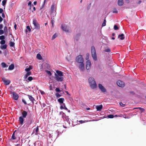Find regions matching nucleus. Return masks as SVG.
I'll return each instance as SVG.
<instances>
[{"instance_id":"nucleus-1","label":"nucleus","mask_w":146,"mask_h":146,"mask_svg":"<svg viewBox=\"0 0 146 146\" xmlns=\"http://www.w3.org/2000/svg\"><path fill=\"white\" fill-rule=\"evenodd\" d=\"M88 82L90 87L92 89H96L97 88L96 83L93 77H90L89 78Z\"/></svg>"},{"instance_id":"nucleus-2","label":"nucleus","mask_w":146,"mask_h":146,"mask_svg":"<svg viewBox=\"0 0 146 146\" xmlns=\"http://www.w3.org/2000/svg\"><path fill=\"white\" fill-rule=\"evenodd\" d=\"M91 52L92 56L94 60H97V55L95 48L94 46H92L91 48Z\"/></svg>"},{"instance_id":"nucleus-3","label":"nucleus","mask_w":146,"mask_h":146,"mask_svg":"<svg viewBox=\"0 0 146 146\" xmlns=\"http://www.w3.org/2000/svg\"><path fill=\"white\" fill-rule=\"evenodd\" d=\"M33 24L34 27V29L37 31H39L40 28V25L36 19H33Z\"/></svg>"},{"instance_id":"nucleus-4","label":"nucleus","mask_w":146,"mask_h":146,"mask_svg":"<svg viewBox=\"0 0 146 146\" xmlns=\"http://www.w3.org/2000/svg\"><path fill=\"white\" fill-rule=\"evenodd\" d=\"M76 61L78 63H83L84 62V58L82 55H80L76 58Z\"/></svg>"},{"instance_id":"nucleus-5","label":"nucleus","mask_w":146,"mask_h":146,"mask_svg":"<svg viewBox=\"0 0 146 146\" xmlns=\"http://www.w3.org/2000/svg\"><path fill=\"white\" fill-rule=\"evenodd\" d=\"M55 77L54 78L58 82H62L63 80V78L62 76H60L56 73H55Z\"/></svg>"},{"instance_id":"nucleus-6","label":"nucleus","mask_w":146,"mask_h":146,"mask_svg":"<svg viewBox=\"0 0 146 146\" xmlns=\"http://www.w3.org/2000/svg\"><path fill=\"white\" fill-rule=\"evenodd\" d=\"M98 87L101 91L103 93H104L106 91V89L100 84H98Z\"/></svg>"},{"instance_id":"nucleus-7","label":"nucleus","mask_w":146,"mask_h":146,"mask_svg":"<svg viewBox=\"0 0 146 146\" xmlns=\"http://www.w3.org/2000/svg\"><path fill=\"white\" fill-rule=\"evenodd\" d=\"M10 93L11 94H12L13 97L15 100H17L18 99L19 97V96L16 92H11Z\"/></svg>"},{"instance_id":"nucleus-8","label":"nucleus","mask_w":146,"mask_h":146,"mask_svg":"<svg viewBox=\"0 0 146 146\" xmlns=\"http://www.w3.org/2000/svg\"><path fill=\"white\" fill-rule=\"evenodd\" d=\"M61 28L63 30L66 32H69L68 27L65 25H61Z\"/></svg>"},{"instance_id":"nucleus-9","label":"nucleus","mask_w":146,"mask_h":146,"mask_svg":"<svg viewBox=\"0 0 146 146\" xmlns=\"http://www.w3.org/2000/svg\"><path fill=\"white\" fill-rule=\"evenodd\" d=\"M117 85L119 87H123L124 86L125 84L124 82L120 80L117 81Z\"/></svg>"},{"instance_id":"nucleus-10","label":"nucleus","mask_w":146,"mask_h":146,"mask_svg":"<svg viewBox=\"0 0 146 146\" xmlns=\"http://www.w3.org/2000/svg\"><path fill=\"white\" fill-rule=\"evenodd\" d=\"M91 66V62L90 60H88L86 61V68L87 70H89Z\"/></svg>"},{"instance_id":"nucleus-11","label":"nucleus","mask_w":146,"mask_h":146,"mask_svg":"<svg viewBox=\"0 0 146 146\" xmlns=\"http://www.w3.org/2000/svg\"><path fill=\"white\" fill-rule=\"evenodd\" d=\"M2 80L4 83L5 85H9L10 83V81L9 80H7L5 78L3 77L2 78Z\"/></svg>"},{"instance_id":"nucleus-12","label":"nucleus","mask_w":146,"mask_h":146,"mask_svg":"<svg viewBox=\"0 0 146 146\" xmlns=\"http://www.w3.org/2000/svg\"><path fill=\"white\" fill-rule=\"evenodd\" d=\"M57 134V136L56 137V138L58 137V135H59V133H58L57 132L56 133L54 132L52 133L51 134H50L48 136L50 138H53L55 136V135Z\"/></svg>"},{"instance_id":"nucleus-13","label":"nucleus","mask_w":146,"mask_h":146,"mask_svg":"<svg viewBox=\"0 0 146 146\" xmlns=\"http://www.w3.org/2000/svg\"><path fill=\"white\" fill-rule=\"evenodd\" d=\"M80 65L79 66V68L80 70L83 71L84 69V62L83 63H79Z\"/></svg>"},{"instance_id":"nucleus-14","label":"nucleus","mask_w":146,"mask_h":146,"mask_svg":"<svg viewBox=\"0 0 146 146\" xmlns=\"http://www.w3.org/2000/svg\"><path fill=\"white\" fill-rule=\"evenodd\" d=\"M62 117L64 120H66L67 121H68L69 120L68 117L66 116V115L64 113H62Z\"/></svg>"},{"instance_id":"nucleus-15","label":"nucleus","mask_w":146,"mask_h":146,"mask_svg":"<svg viewBox=\"0 0 146 146\" xmlns=\"http://www.w3.org/2000/svg\"><path fill=\"white\" fill-rule=\"evenodd\" d=\"M24 117L22 116H20L19 118V121L21 125H22L24 123Z\"/></svg>"},{"instance_id":"nucleus-16","label":"nucleus","mask_w":146,"mask_h":146,"mask_svg":"<svg viewBox=\"0 0 146 146\" xmlns=\"http://www.w3.org/2000/svg\"><path fill=\"white\" fill-rule=\"evenodd\" d=\"M103 108V106L102 105H100L96 106V108L97 109V110L98 111H101Z\"/></svg>"},{"instance_id":"nucleus-17","label":"nucleus","mask_w":146,"mask_h":146,"mask_svg":"<svg viewBox=\"0 0 146 146\" xmlns=\"http://www.w3.org/2000/svg\"><path fill=\"white\" fill-rule=\"evenodd\" d=\"M124 4L123 0H118L117 2L118 5L120 6H122Z\"/></svg>"},{"instance_id":"nucleus-18","label":"nucleus","mask_w":146,"mask_h":146,"mask_svg":"<svg viewBox=\"0 0 146 146\" xmlns=\"http://www.w3.org/2000/svg\"><path fill=\"white\" fill-rule=\"evenodd\" d=\"M27 96L29 100L31 101L33 103H34V101L35 100V99L34 98L31 96L29 95H28Z\"/></svg>"},{"instance_id":"nucleus-19","label":"nucleus","mask_w":146,"mask_h":146,"mask_svg":"<svg viewBox=\"0 0 146 146\" xmlns=\"http://www.w3.org/2000/svg\"><path fill=\"white\" fill-rule=\"evenodd\" d=\"M22 117L24 118H25L27 114V112L25 111H23L22 113Z\"/></svg>"},{"instance_id":"nucleus-20","label":"nucleus","mask_w":146,"mask_h":146,"mask_svg":"<svg viewBox=\"0 0 146 146\" xmlns=\"http://www.w3.org/2000/svg\"><path fill=\"white\" fill-rule=\"evenodd\" d=\"M16 131H15L11 137L10 139V140L11 141H12V140H15L16 139V137L15 135V132Z\"/></svg>"},{"instance_id":"nucleus-21","label":"nucleus","mask_w":146,"mask_h":146,"mask_svg":"<svg viewBox=\"0 0 146 146\" xmlns=\"http://www.w3.org/2000/svg\"><path fill=\"white\" fill-rule=\"evenodd\" d=\"M33 123V120L32 119H30L27 121V125L29 126Z\"/></svg>"},{"instance_id":"nucleus-22","label":"nucleus","mask_w":146,"mask_h":146,"mask_svg":"<svg viewBox=\"0 0 146 146\" xmlns=\"http://www.w3.org/2000/svg\"><path fill=\"white\" fill-rule=\"evenodd\" d=\"M56 73H57L56 74H57V75L60 76H63L62 72L60 71L57 70L56 71Z\"/></svg>"},{"instance_id":"nucleus-23","label":"nucleus","mask_w":146,"mask_h":146,"mask_svg":"<svg viewBox=\"0 0 146 146\" xmlns=\"http://www.w3.org/2000/svg\"><path fill=\"white\" fill-rule=\"evenodd\" d=\"M14 68V65L13 64H11L9 66L8 70H12Z\"/></svg>"},{"instance_id":"nucleus-24","label":"nucleus","mask_w":146,"mask_h":146,"mask_svg":"<svg viewBox=\"0 0 146 146\" xmlns=\"http://www.w3.org/2000/svg\"><path fill=\"white\" fill-rule=\"evenodd\" d=\"M55 11V5L53 4L51 6V12L53 13Z\"/></svg>"},{"instance_id":"nucleus-25","label":"nucleus","mask_w":146,"mask_h":146,"mask_svg":"<svg viewBox=\"0 0 146 146\" xmlns=\"http://www.w3.org/2000/svg\"><path fill=\"white\" fill-rule=\"evenodd\" d=\"M64 101V99L63 98H60L58 99V102L60 104H63Z\"/></svg>"},{"instance_id":"nucleus-26","label":"nucleus","mask_w":146,"mask_h":146,"mask_svg":"<svg viewBox=\"0 0 146 146\" xmlns=\"http://www.w3.org/2000/svg\"><path fill=\"white\" fill-rule=\"evenodd\" d=\"M31 74V72H28L24 76V78L26 79Z\"/></svg>"},{"instance_id":"nucleus-27","label":"nucleus","mask_w":146,"mask_h":146,"mask_svg":"<svg viewBox=\"0 0 146 146\" xmlns=\"http://www.w3.org/2000/svg\"><path fill=\"white\" fill-rule=\"evenodd\" d=\"M124 35L123 34H121V35H118V37L120 38V40H123L124 39Z\"/></svg>"},{"instance_id":"nucleus-28","label":"nucleus","mask_w":146,"mask_h":146,"mask_svg":"<svg viewBox=\"0 0 146 146\" xmlns=\"http://www.w3.org/2000/svg\"><path fill=\"white\" fill-rule=\"evenodd\" d=\"M38 129H39L38 126H37L36 127V128L35 129H34L33 130V132H34L35 131V135H37L38 134Z\"/></svg>"},{"instance_id":"nucleus-29","label":"nucleus","mask_w":146,"mask_h":146,"mask_svg":"<svg viewBox=\"0 0 146 146\" xmlns=\"http://www.w3.org/2000/svg\"><path fill=\"white\" fill-rule=\"evenodd\" d=\"M7 48V45L6 44H4L3 45H1L0 46V48L2 49H6Z\"/></svg>"},{"instance_id":"nucleus-30","label":"nucleus","mask_w":146,"mask_h":146,"mask_svg":"<svg viewBox=\"0 0 146 146\" xmlns=\"http://www.w3.org/2000/svg\"><path fill=\"white\" fill-rule=\"evenodd\" d=\"M27 29L25 30V32L27 33V31H28L29 32H31V29L30 27L29 26H27Z\"/></svg>"},{"instance_id":"nucleus-31","label":"nucleus","mask_w":146,"mask_h":146,"mask_svg":"<svg viewBox=\"0 0 146 146\" xmlns=\"http://www.w3.org/2000/svg\"><path fill=\"white\" fill-rule=\"evenodd\" d=\"M1 65L3 68H4L8 66L4 62H2L1 63Z\"/></svg>"},{"instance_id":"nucleus-32","label":"nucleus","mask_w":146,"mask_h":146,"mask_svg":"<svg viewBox=\"0 0 146 146\" xmlns=\"http://www.w3.org/2000/svg\"><path fill=\"white\" fill-rule=\"evenodd\" d=\"M37 58L39 60H41L42 59V57L39 54H38L36 56Z\"/></svg>"},{"instance_id":"nucleus-33","label":"nucleus","mask_w":146,"mask_h":146,"mask_svg":"<svg viewBox=\"0 0 146 146\" xmlns=\"http://www.w3.org/2000/svg\"><path fill=\"white\" fill-rule=\"evenodd\" d=\"M10 46L11 47H13L14 46L15 43L12 41H10L9 42Z\"/></svg>"},{"instance_id":"nucleus-34","label":"nucleus","mask_w":146,"mask_h":146,"mask_svg":"<svg viewBox=\"0 0 146 146\" xmlns=\"http://www.w3.org/2000/svg\"><path fill=\"white\" fill-rule=\"evenodd\" d=\"M33 80V78L32 76H29L28 77L27 80H26V81L27 82H29V81H31Z\"/></svg>"},{"instance_id":"nucleus-35","label":"nucleus","mask_w":146,"mask_h":146,"mask_svg":"<svg viewBox=\"0 0 146 146\" xmlns=\"http://www.w3.org/2000/svg\"><path fill=\"white\" fill-rule=\"evenodd\" d=\"M139 109L141 111V113L145 111V110L143 108H141V107L137 108H134V109Z\"/></svg>"},{"instance_id":"nucleus-36","label":"nucleus","mask_w":146,"mask_h":146,"mask_svg":"<svg viewBox=\"0 0 146 146\" xmlns=\"http://www.w3.org/2000/svg\"><path fill=\"white\" fill-rule=\"evenodd\" d=\"M57 36V35L56 33H55L52 36V40H54V39Z\"/></svg>"},{"instance_id":"nucleus-37","label":"nucleus","mask_w":146,"mask_h":146,"mask_svg":"<svg viewBox=\"0 0 146 146\" xmlns=\"http://www.w3.org/2000/svg\"><path fill=\"white\" fill-rule=\"evenodd\" d=\"M4 31L5 33H7L8 30H7V27L6 26H5L4 27Z\"/></svg>"},{"instance_id":"nucleus-38","label":"nucleus","mask_w":146,"mask_h":146,"mask_svg":"<svg viewBox=\"0 0 146 146\" xmlns=\"http://www.w3.org/2000/svg\"><path fill=\"white\" fill-rule=\"evenodd\" d=\"M5 40H1L0 42V43L1 45H3L5 44Z\"/></svg>"},{"instance_id":"nucleus-39","label":"nucleus","mask_w":146,"mask_h":146,"mask_svg":"<svg viewBox=\"0 0 146 146\" xmlns=\"http://www.w3.org/2000/svg\"><path fill=\"white\" fill-rule=\"evenodd\" d=\"M55 96L57 98H59L62 96L61 95H60L58 93H57L55 94Z\"/></svg>"},{"instance_id":"nucleus-40","label":"nucleus","mask_w":146,"mask_h":146,"mask_svg":"<svg viewBox=\"0 0 146 146\" xmlns=\"http://www.w3.org/2000/svg\"><path fill=\"white\" fill-rule=\"evenodd\" d=\"M5 36L4 35H2L0 36V40H4L5 39Z\"/></svg>"},{"instance_id":"nucleus-41","label":"nucleus","mask_w":146,"mask_h":146,"mask_svg":"<svg viewBox=\"0 0 146 146\" xmlns=\"http://www.w3.org/2000/svg\"><path fill=\"white\" fill-rule=\"evenodd\" d=\"M46 72L47 73L48 75L49 76H51L52 75V73L51 72L48 70H46Z\"/></svg>"},{"instance_id":"nucleus-42","label":"nucleus","mask_w":146,"mask_h":146,"mask_svg":"<svg viewBox=\"0 0 146 146\" xmlns=\"http://www.w3.org/2000/svg\"><path fill=\"white\" fill-rule=\"evenodd\" d=\"M6 1L5 0H3L2 2V5L3 6H4L6 3Z\"/></svg>"},{"instance_id":"nucleus-43","label":"nucleus","mask_w":146,"mask_h":146,"mask_svg":"<svg viewBox=\"0 0 146 146\" xmlns=\"http://www.w3.org/2000/svg\"><path fill=\"white\" fill-rule=\"evenodd\" d=\"M110 51L111 50L109 48H106L105 50V51L106 52H110Z\"/></svg>"},{"instance_id":"nucleus-44","label":"nucleus","mask_w":146,"mask_h":146,"mask_svg":"<svg viewBox=\"0 0 146 146\" xmlns=\"http://www.w3.org/2000/svg\"><path fill=\"white\" fill-rule=\"evenodd\" d=\"M55 91L57 92H60L61 90L59 88H56L55 89Z\"/></svg>"},{"instance_id":"nucleus-45","label":"nucleus","mask_w":146,"mask_h":146,"mask_svg":"<svg viewBox=\"0 0 146 146\" xmlns=\"http://www.w3.org/2000/svg\"><path fill=\"white\" fill-rule=\"evenodd\" d=\"M108 117L109 118H113L114 117V116H113V115H110H110H108Z\"/></svg>"},{"instance_id":"nucleus-46","label":"nucleus","mask_w":146,"mask_h":146,"mask_svg":"<svg viewBox=\"0 0 146 146\" xmlns=\"http://www.w3.org/2000/svg\"><path fill=\"white\" fill-rule=\"evenodd\" d=\"M90 54L89 53H87L86 54V59H88L89 58Z\"/></svg>"},{"instance_id":"nucleus-47","label":"nucleus","mask_w":146,"mask_h":146,"mask_svg":"<svg viewBox=\"0 0 146 146\" xmlns=\"http://www.w3.org/2000/svg\"><path fill=\"white\" fill-rule=\"evenodd\" d=\"M106 21L105 19H104L103 23L102 24V26H104L106 25Z\"/></svg>"},{"instance_id":"nucleus-48","label":"nucleus","mask_w":146,"mask_h":146,"mask_svg":"<svg viewBox=\"0 0 146 146\" xmlns=\"http://www.w3.org/2000/svg\"><path fill=\"white\" fill-rule=\"evenodd\" d=\"M113 12L114 13H117V11L115 8H114L113 10Z\"/></svg>"},{"instance_id":"nucleus-49","label":"nucleus","mask_w":146,"mask_h":146,"mask_svg":"<svg viewBox=\"0 0 146 146\" xmlns=\"http://www.w3.org/2000/svg\"><path fill=\"white\" fill-rule=\"evenodd\" d=\"M114 29L115 30H117L119 28L116 25H115L114 26Z\"/></svg>"},{"instance_id":"nucleus-50","label":"nucleus","mask_w":146,"mask_h":146,"mask_svg":"<svg viewBox=\"0 0 146 146\" xmlns=\"http://www.w3.org/2000/svg\"><path fill=\"white\" fill-rule=\"evenodd\" d=\"M39 91L42 95H44L45 94V93L44 91L41 90H39Z\"/></svg>"},{"instance_id":"nucleus-51","label":"nucleus","mask_w":146,"mask_h":146,"mask_svg":"<svg viewBox=\"0 0 146 146\" xmlns=\"http://www.w3.org/2000/svg\"><path fill=\"white\" fill-rule=\"evenodd\" d=\"M4 33V31L3 30L1 29L0 30V35H1L3 34Z\"/></svg>"},{"instance_id":"nucleus-52","label":"nucleus","mask_w":146,"mask_h":146,"mask_svg":"<svg viewBox=\"0 0 146 146\" xmlns=\"http://www.w3.org/2000/svg\"><path fill=\"white\" fill-rule=\"evenodd\" d=\"M119 105L122 107H124L125 106V104H123L121 102L119 103Z\"/></svg>"},{"instance_id":"nucleus-53","label":"nucleus","mask_w":146,"mask_h":146,"mask_svg":"<svg viewBox=\"0 0 146 146\" xmlns=\"http://www.w3.org/2000/svg\"><path fill=\"white\" fill-rule=\"evenodd\" d=\"M25 71L26 72H29V71L31 70H30V68H26L25 69Z\"/></svg>"},{"instance_id":"nucleus-54","label":"nucleus","mask_w":146,"mask_h":146,"mask_svg":"<svg viewBox=\"0 0 146 146\" xmlns=\"http://www.w3.org/2000/svg\"><path fill=\"white\" fill-rule=\"evenodd\" d=\"M63 104L64 105V107H65L64 108V109L66 110H68V108L66 107L65 106V104Z\"/></svg>"},{"instance_id":"nucleus-55","label":"nucleus","mask_w":146,"mask_h":146,"mask_svg":"<svg viewBox=\"0 0 146 146\" xmlns=\"http://www.w3.org/2000/svg\"><path fill=\"white\" fill-rule=\"evenodd\" d=\"M3 12V9L2 8H0V13H2Z\"/></svg>"},{"instance_id":"nucleus-56","label":"nucleus","mask_w":146,"mask_h":146,"mask_svg":"<svg viewBox=\"0 0 146 146\" xmlns=\"http://www.w3.org/2000/svg\"><path fill=\"white\" fill-rule=\"evenodd\" d=\"M65 107H64V105L63 104V106H61L60 107V109L61 110L62 109H64Z\"/></svg>"},{"instance_id":"nucleus-57","label":"nucleus","mask_w":146,"mask_h":146,"mask_svg":"<svg viewBox=\"0 0 146 146\" xmlns=\"http://www.w3.org/2000/svg\"><path fill=\"white\" fill-rule=\"evenodd\" d=\"M28 5L30 7L31 6V1H30L28 3Z\"/></svg>"},{"instance_id":"nucleus-58","label":"nucleus","mask_w":146,"mask_h":146,"mask_svg":"<svg viewBox=\"0 0 146 146\" xmlns=\"http://www.w3.org/2000/svg\"><path fill=\"white\" fill-rule=\"evenodd\" d=\"M29 68L30 69V70H31L33 69V67L32 66L30 65L28 68Z\"/></svg>"},{"instance_id":"nucleus-59","label":"nucleus","mask_w":146,"mask_h":146,"mask_svg":"<svg viewBox=\"0 0 146 146\" xmlns=\"http://www.w3.org/2000/svg\"><path fill=\"white\" fill-rule=\"evenodd\" d=\"M22 101V102L24 103L25 104H27V103L25 101V100H24V99H23Z\"/></svg>"},{"instance_id":"nucleus-60","label":"nucleus","mask_w":146,"mask_h":146,"mask_svg":"<svg viewBox=\"0 0 146 146\" xmlns=\"http://www.w3.org/2000/svg\"><path fill=\"white\" fill-rule=\"evenodd\" d=\"M79 122L81 123H84L85 122V121L82 120L79 121Z\"/></svg>"},{"instance_id":"nucleus-61","label":"nucleus","mask_w":146,"mask_h":146,"mask_svg":"<svg viewBox=\"0 0 146 146\" xmlns=\"http://www.w3.org/2000/svg\"><path fill=\"white\" fill-rule=\"evenodd\" d=\"M2 16L3 18H5V14L4 13H2Z\"/></svg>"},{"instance_id":"nucleus-62","label":"nucleus","mask_w":146,"mask_h":146,"mask_svg":"<svg viewBox=\"0 0 146 146\" xmlns=\"http://www.w3.org/2000/svg\"><path fill=\"white\" fill-rule=\"evenodd\" d=\"M3 20V18L1 17L0 16V23Z\"/></svg>"},{"instance_id":"nucleus-63","label":"nucleus","mask_w":146,"mask_h":146,"mask_svg":"<svg viewBox=\"0 0 146 146\" xmlns=\"http://www.w3.org/2000/svg\"><path fill=\"white\" fill-rule=\"evenodd\" d=\"M52 26L54 24V21L53 20H52L51 21Z\"/></svg>"},{"instance_id":"nucleus-64","label":"nucleus","mask_w":146,"mask_h":146,"mask_svg":"<svg viewBox=\"0 0 146 146\" xmlns=\"http://www.w3.org/2000/svg\"><path fill=\"white\" fill-rule=\"evenodd\" d=\"M3 28V25L2 24L0 25V29H1Z\"/></svg>"}]
</instances>
